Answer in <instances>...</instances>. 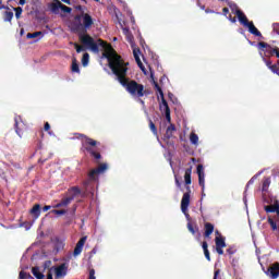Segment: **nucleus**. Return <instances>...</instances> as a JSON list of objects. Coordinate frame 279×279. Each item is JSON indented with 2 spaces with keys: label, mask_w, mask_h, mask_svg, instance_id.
Wrapping results in <instances>:
<instances>
[{
  "label": "nucleus",
  "mask_w": 279,
  "mask_h": 279,
  "mask_svg": "<svg viewBox=\"0 0 279 279\" xmlns=\"http://www.w3.org/2000/svg\"><path fill=\"white\" fill-rule=\"evenodd\" d=\"M100 47L105 49L104 56L107 58L109 68L112 71L113 75L118 78V82L125 88L126 93L131 95V97H147L149 95L148 89H145V85L140 84L135 80H131L128 77V64L117 50L112 48V45L104 41L102 39L98 40Z\"/></svg>",
  "instance_id": "obj_1"
},
{
  "label": "nucleus",
  "mask_w": 279,
  "mask_h": 279,
  "mask_svg": "<svg viewBox=\"0 0 279 279\" xmlns=\"http://www.w3.org/2000/svg\"><path fill=\"white\" fill-rule=\"evenodd\" d=\"M95 25V21H93V16L90 14L85 13L82 11L81 14H76L74 16V22L72 23L71 31L74 32V34H78V38L82 43V45H85V47H89L92 51H99V45L95 43V39L86 34L88 29H90Z\"/></svg>",
  "instance_id": "obj_2"
},
{
  "label": "nucleus",
  "mask_w": 279,
  "mask_h": 279,
  "mask_svg": "<svg viewBox=\"0 0 279 279\" xmlns=\"http://www.w3.org/2000/svg\"><path fill=\"white\" fill-rule=\"evenodd\" d=\"M74 135H75V138H77V141H81L82 154H89V156L94 160L99 161V159L101 158V153H99L97 149H95V147H97L99 145V142H97L82 133H75Z\"/></svg>",
  "instance_id": "obj_3"
},
{
  "label": "nucleus",
  "mask_w": 279,
  "mask_h": 279,
  "mask_svg": "<svg viewBox=\"0 0 279 279\" xmlns=\"http://www.w3.org/2000/svg\"><path fill=\"white\" fill-rule=\"evenodd\" d=\"M215 234L218 235L215 238L216 252L217 254H219V256H223V247H226V238L222 236L219 230H216Z\"/></svg>",
  "instance_id": "obj_4"
},
{
  "label": "nucleus",
  "mask_w": 279,
  "mask_h": 279,
  "mask_svg": "<svg viewBox=\"0 0 279 279\" xmlns=\"http://www.w3.org/2000/svg\"><path fill=\"white\" fill-rule=\"evenodd\" d=\"M257 48L264 51L266 58H271L276 56V47H271V45L265 43V41H259L257 44Z\"/></svg>",
  "instance_id": "obj_5"
},
{
  "label": "nucleus",
  "mask_w": 279,
  "mask_h": 279,
  "mask_svg": "<svg viewBox=\"0 0 279 279\" xmlns=\"http://www.w3.org/2000/svg\"><path fill=\"white\" fill-rule=\"evenodd\" d=\"M107 170H108V163H101L97 168L89 171L88 179L92 182H95V180H97V175H99L100 173L106 172Z\"/></svg>",
  "instance_id": "obj_6"
},
{
  "label": "nucleus",
  "mask_w": 279,
  "mask_h": 279,
  "mask_svg": "<svg viewBox=\"0 0 279 279\" xmlns=\"http://www.w3.org/2000/svg\"><path fill=\"white\" fill-rule=\"evenodd\" d=\"M15 124V132L17 136H23V132H27V124L23 122V119H21V116H17L14 118Z\"/></svg>",
  "instance_id": "obj_7"
},
{
  "label": "nucleus",
  "mask_w": 279,
  "mask_h": 279,
  "mask_svg": "<svg viewBox=\"0 0 279 279\" xmlns=\"http://www.w3.org/2000/svg\"><path fill=\"white\" fill-rule=\"evenodd\" d=\"M191 205V193L186 192L183 194L181 199V210L183 215H186L189 217V206Z\"/></svg>",
  "instance_id": "obj_8"
},
{
  "label": "nucleus",
  "mask_w": 279,
  "mask_h": 279,
  "mask_svg": "<svg viewBox=\"0 0 279 279\" xmlns=\"http://www.w3.org/2000/svg\"><path fill=\"white\" fill-rule=\"evenodd\" d=\"M196 169H197V175H198V184H199V186H202V191H203V197H206V194L204 193V189H206L204 166L198 165Z\"/></svg>",
  "instance_id": "obj_9"
},
{
  "label": "nucleus",
  "mask_w": 279,
  "mask_h": 279,
  "mask_svg": "<svg viewBox=\"0 0 279 279\" xmlns=\"http://www.w3.org/2000/svg\"><path fill=\"white\" fill-rule=\"evenodd\" d=\"M266 275L271 279H276L279 276V263L270 265L266 271Z\"/></svg>",
  "instance_id": "obj_10"
},
{
  "label": "nucleus",
  "mask_w": 279,
  "mask_h": 279,
  "mask_svg": "<svg viewBox=\"0 0 279 279\" xmlns=\"http://www.w3.org/2000/svg\"><path fill=\"white\" fill-rule=\"evenodd\" d=\"M235 14H236V16H238V19H239V21H240V23L242 24V25H244V27H247L252 22H250V20H247V16H245V13H243V11H241V10H236L235 11Z\"/></svg>",
  "instance_id": "obj_11"
},
{
  "label": "nucleus",
  "mask_w": 279,
  "mask_h": 279,
  "mask_svg": "<svg viewBox=\"0 0 279 279\" xmlns=\"http://www.w3.org/2000/svg\"><path fill=\"white\" fill-rule=\"evenodd\" d=\"M71 202H73V196L66 195L57 205H54L53 208H66Z\"/></svg>",
  "instance_id": "obj_12"
},
{
  "label": "nucleus",
  "mask_w": 279,
  "mask_h": 279,
  "mask_svg": "<svg viewBox=\"0 0 279 279\" xmlns=\"http://www.w3.org/2000/svg\"><path fill=\"white\" fill-rule=\"evenodd\" d=\"M54 274L57 278H62V276H66V264H61L59 267H56Z\"/></svg>",
  "instance_id": "obj_13"
},
{
  "label": "nucleus",
  "mask_w": 279,
  "mask_h": 279,
  "mask_svg": "<svg viewBox=\"0 0 279 279\" xmlns=\"http://www.w3.org/2000/svg\"><path fill=\"white\" fill-rule=\"evenodd\" d=\"M66 195L70 197H73V199H75V197H77V195H82V190L78 186H72L68 190Z\"/></svg>",
  "instance_id": "obj_14"
},
{
  "label": "nucleus",
  "mask_w": 279,
  "mask_h": 279,
  "mask_svg": "<svg viewBox=\"0 0 279 279\" xmlns=\"http://www.w3.org/2000/svg\"><path fill=\"white\" fill-rule=\"evenodd\" d=\"M266 213H276L279 216V203L276 201L272 205H268L264 207Z\"/></svg>",
  "instance_id": "obj_15"
},
{
  "label": "nucleus",
  "mask_w": 279,
  "mask_h": 279,
  "mask_svg": "<svg viewBox=\"0 0 279 279\" xmlns=\"http://www.w3.org/2000/svg\"><path fill=\"white\" fill-rule=\"evenodd\" d=\"M155 88L157 93H159L158 99H161L160 110H162V106H165V101H167V99H165V93L162 92V88L160 87V85H158V83L156 82H155Z\"/></svg>",
  "instance_id": "obj_16"
},
{
  "label": "nucleus",
  "mask_w": 279,
  "mask_h": 279,
  "mask_svg": "<svg viewBox=\"0 0 279 279\" xmlns=\"http://www.w3.org/2000/svg\"><path fill=\"white\" fill-rule=\"evenodd\" d=\"M213 232H215V225H213L210 222H206L205 223V233H204L205 239H209L210 234H213Z\"/></svg>",
  "instance_id": "obj_17"
},
{
  "label": "nucleus",
  "mask_w": 279,
  "mask_h": 279,
  "mask_svg": "<svg viewBox=\"0 0 279 279\" xmlns=\"http://www.w3.org/2000/svg\"><path fill=\"white\" fill-rule=\"evenodd\" d=\"M269 186H271V178L265 177L262 182V192L267 193V191H269Z\"/></svg>",
  "instance_id": "obj_18"
},
{
  "label": "nucleus",
  "mask_w": 279,
  "mask_h": 279,
  "mask_svg": "<svg viewBox=\"0 0 279 279\" xmlns=\"http://www.w3.org/2000/svg\"><path fill=\"white\" fill-rule=\"evenodd\" d=\"M161 110H163L166 114V121H168V123H171V109L169 108V104L165 100H163V106Z\"/></svg>",
  "instance_id": "obj_19"
},
{
  "label": "nucleus",
  "mask_w": 279,
  "mask_h": 279,
  "mask_svg": "<svg viewBox=\"0 0 279 279\" xmlns=\"http://www.w3.org/2000/svg\"><path fill=\"white\" fill-rule=\"evenodd\" d=\"M141 53V50L140 49H134L133 50V56L135 58V62H137V66H140V69L142 71H145V65H143V61H141V57L138 56Z\"/></svg>",
  "instance_id": "obj_20"
},
{
  "label": "nucleus",
  "mask_w": 279,
  "mask_h": 279,
  "mask_svg": "<svg viewBox=\"0 0 279 279\" xmlns=\"http://www.w3.org/2000/svg\"><path fill=\"white\" fill-rule=\"evenodd\" d=\"M246 27L248 28L250 34H253V36H263L260 31H258V28H256V26L254 25V22H251Z\"/></svg>",
  "instance_id": "obj_21"
},
{
  "label": "nucleus",
  "mask_w": 279,
  "mask_h": 279,
  "mask_svg": "<svg viewBox=\"0 0 279 279\" xmlns=\"http://www.w3.org/2000/svg\"><path fill=\"white\" fill-rule=\"evenodd\" d=\"M31 215L35 217V219H38L40 217V204H35L33 208L31 209Z\"/></svg>",
  "instance_id": "obj_22"
},
{
  "label": "nucleus",
  "mask_w": 279,
  "mask_h": 279,
  "mask_svg": "<svg viewBox=\"0 0 279 279\" xmlns=\"http://www.w3.org/2000/svg\"><path fill=\"white\" fill-rule=\"evenodd\" d=\"M173 132H175V124H170L166 130V138H173Z\"/></svg>",
  "instance_id": "obj_23"
},
{
  "label": "nucleus",
  "mask_w": 279,
  "mask_h": 279,
  "mask_svg": "<svg viewBox=\"0 0 279 279\" xmlns=\"http://www.w3.org/2000/svg\"><path fill=\"white\" fill-rule=\"evenodd\" d=\"M56 2L50 4V10L53 14H58L59 10H60V5H62V2H60L59 0H54Z\"/></svg>",
  "instance_id": "obj_24"
},
{
  "label": "nucleus",
  "mask_w": 279,
  "mask_h": 279,
  "mask_svg": "<svg viewBox=\"0 0 279 279\" xmlns=\"http://www.w3.org/2000/svg\"><path fill=\"white\" fill-rule=\"evenodd\" d=\"M12 19H14V12L5 11L3 13V21H4V23H12Z\"/></svg>",
  "instance_id": "obj_25"
},
{
  "label": "nucleus",
  "mask_w": 279,
  "mask_h": 279,
  "mask_svg": "<svg viewBox=\"0 0 279 279\" xmlns=\"http://www.w3.org/2000/svg\"><path fill=\"white\" fill-rule=\"evenodd\" d=\"M192 173H193V167L185 169L184 180H185L186 185L191 184V174Z\"/></svg>",
  "instance_id": "obj_26"
},
{
  "label": "nucleus",
  "mask_w": 279,
  "mask_h": 279,
  "mask_svg": "<svg viewBox=\"0 0 279 279\" xmlns=\"http://www.w3.org/2000/svg\"><path fill=\"white\" fill-rule=\"evenodd\" d=\"M205 258L210 262V251H208V242L204 241L202 244Z\"/></svg>",
  "instance_id": "obj_27"
},
{
  "label": "nucleus",
  "mask_w": 279,
  "mask_h": 279,
  "mask_svg": "<svg viewBox=\"0 0 279 279\" xmlns=\"http://www.w3.org/2000/svg\"><path fill=\"white\" fill-rule=\"evenodd\" d=\"M32 274L35 276L37 279H45V275L38 270V267L32 268Z\"/></svg>",
  "instance_id": "obj_28"
},
{
  "label": "nucleus",
  "mask_w": 279,
  "mask_h": 279,
  "mask_svg": "<svg viewBox=\"0 0 279 279\" xmlns=\"http://www.w3.org/2000/svg\"><path fill=\"white\" fill-rule=\"evenodd\" d=\"M187 230L194 236L199 232V228H197V226L193 227V223H191V222H187Z\"/></svg>",
  "instance_id": "obj_29"
},
{
  "label": "nucleus",
  "mask_w": 279,
  "mask_h": 279,
  "mask_svg": "<svg viewBox=\"0 0 279 279\" xmlns=\"http://www.w3.org/2000/svg\"><path fill=\"white\" fill-rule=\"evenodd\" d=\"M190 143H192V145H199V136L192 132L190 134Z\"/></svg>",
  "instance_id": "obj_30"
},
{
  "label": "nucleus",
  "mask_w": 279,
  "mask_h": 279,
  "mask_svg": "<svg viewBox=\"0 0 279 279\" xmlns=\"http://www.w3.org/2000/svg\"><path fill=\"white\" fill-rule=\"evenodd\" d=\"M148 126L149 130L153 132L154 136H158V129L156 128V124L154 123V121H151V119L148 120Z\"/></svg>",
  "instance_id": "obj_31"
},
{
  "label": "nucleus",
  "mask_w": 279,
  "mask_h": 279,
  "mask_svg": "<svg viewBox=\"0 0 279 279\" xmlns=\"http://www.w3.org/2000/svg\"><path fill=\"white\" fill-rule=\"evenodd\" d=\"M71 71L72 73H80V64H77V59L75 58L72 60Z\"/></svg>",
  "instance_id": "obj_32"
},
{
  "label": "nucleus",
  "mask_w": 279,
  "mask_h": 279,
  "mask_svg": "<svg viewBox=\"0 0 279 279\" xmlns=\"http://www.w3.org/2000/svg\"><path fill=\"white\" fill-rule=\"evenodd\" d=\"M38 36H40V38H43V36H45V33L43 32H35V33H27L26 38L32 39V38H38Z\"/></svg>",
  "instance_id": "obj_33"
},
{
  "label": "nucleus",
  "mask_w": 279,
  "mask_h": 279,
  "mask_svg": "<svg viewBox=\"0 0 279 279\" xmlns=\"http://www.w3.org/2000/svg\"><path fill=\"white\" fill-rule=\"evenodd\" d=\"M19 279H34L29 272H25L24 270H21L19 274Z\"/></svg>",
  "instance_id": "obj_34"
},
{
  "label": "nucleus",
  "mask_w": 279,
  "mask_h": 279,
  "mask_svg": "<svg viewBox=\"0 0 279 279\" xmlns=\"http://www.w3.org/2000/svg\"><path fill=\"white\" fill-rule=\"evenodd\" d=\"M51 215H57V217H60L62 215H66V209H52L50 211Z\"/></svg>",
  "instance_id": "obj_35"
},
{
  "label": "nucleus",
  "mask_w": 279,
  "mask_h": 279,
  "mask_svg": "<svg viewBox=\"0 0 279 279\" xmlns=\"http://www.w3.org/2000/svg\"><path fill=\"white\" fill-rule=\"evenodd\" d=\"M90 56L88 54V52H85L83 54V58H82V64L83 66H87L88 65V60H89Z\"/></svg>",
  "instance_id": "obj_36"
},
{
  "label": "nucleus",
  "mask_w": 279,
  "mask_h": 279,
  "mask_svg": "<svg viewBox=\"0 0 279 279\" xmlns=\"http://www.w3.org/2000/svg\"><path fill=\"white\" fill-rule=\"evenodd\" d=\"M60 10H62V12H65V14H71V12H73V9H71V7H66L64 4H60Z\"/></svg>",
  "instance_id": "obj_37"
},
{
  "label": "nucleus",
  "mask_w": 279,
  "mask_h": 279,
  "mask_svg": "<svg viewBox=\"0 0 279 279\" xmlns=\"http://www.w3.org/2000/svg\"><path fill=\"white\" fill-rule=\"evenodd\" d=\"M13 10L15 12V17L21 19V15L23 14V8L17 7V8H13Z\"/></svg>",
  "instance_id": "obj_38"
},
{
  "label": "nucleus",
  "mask_w": 279,
  "mask_h": 279,
  "mask_svg": "<svg viewBox=\"0 0 279 279\" xmlns=\"http://www.w3.org/2000/svg\"><path fill=\"white\" fill-rule=\"evenodd\" d=\"M56 250L57 252H60V250H64V242L57 240Z\"/></svg>",
  "instance_id": "obj_39"
},
{
  "label": "nucleus",
  "mask_w": 279,
  "mask_h": 279,
  "mask_svg": "<svg viewBox=\"0 0 279 279\" xmlns=\"http://www.w3.org/2000/svg\"><path fill=\"white\" fill-rule=\"evenodd\" d=\"M258 179V174L253 175L250 181L246 184V189H250V186H252V184H254V182H256V180Z\"/></svg>",
  "instance_id": "obj_40"
},
{
  "label": "nucleus",
  "mask_w": 279,
  "mask_h": 279,
  "mask_svg": "<svg viewBox=\"0 0 279 279\" xmlns=\"http://www.w3.org/2000/svg\"><path fill=\"white\" fill-rule=\"evenodd\" d=\"M86 243V236H83L80 239V241L76 243V246L84 248V245Z\"/></svg>",
  "instance_id": "obj_41"
},
{
  "label": "nucleus",
  "mask_w": 279,
  "mask_h": 279,
  "mask_svg": "<svg viewBox=\"0 0 279 279\" xmlns=\"http://www.w3.org/2000/svg\"><path fill=\"white\" fill-rule=\"evenodd\" d=\"M268 223L271 226L272 230H278V225H276V221L274 219L268 218Z\"/></svg>",
  "instance_id": "obj_42"
},
{
  "label": "nucleus",
  "mask_w": 279,
  "mask_h": 279,
  "mask_svg": "<svg viewBox=\"0 0 279 279\" xmlns=\"http://www.w3.org/2000/svg\"><path fill=\"white\" fill-rule=\"evenodd\" d=\"M82 250H84V248H82V246H75L74 247V256H80V254H82Z\"/></svg>",
  "instance_id": "obj_43"
},
{
  "label": "nucleus",
  "mask_w": 279,
  "mask_h": 279,
  "mask_svg": "<svg viewBox=\"0 0 279 279\" xmlns=\"http://www.w3.org/2000/svg\"><path fill=\"white\" fill-rule=\"evenodd\" d=\"M74 47L76 49V53H82V51H84V47L80 46L78 44H74Z\"/></svg>",
  "instance_id": "obj_44"
},
{
  "label": "nucleus",
  "mask_w": 279,
  "mask_h": 279,
  "mask_svg": "<svg viewBox=\"0 0 279 279\" xmlns=\"http://www.w3.org/2000/svg\"><path fill=\"white\" fill-rule=\"evenodd\" d=\"M272 29H274L275 34H278V36H279V23L272 24Z\"/></svg>",
  "instance_id": "obj_45"
},
{
  "label": "nucleus",
  "mask_w": 279,
  "mask_h": 279,
  "mask_svg": "<svg viewBox=\"0 0 279 279\" xmlns=\"http://www.w3.org/2000/svg\"><path fill=\"white\" fill-rule=\"evenodd\" d=\"M44 130L45 132H48L49 134H51V132H49V130H51V124H49V122H46L44 125Z\"/></svg>",
  "instance_id": "obj_46"
},
{
  "label": "nucleus",
  "mask_w": 279,
  "mask_h": 279,
  "mask_svg": "<svg viewBox=\"0 0 279 279\" xmlns=\"http://www.w3.org/2000/svg\"><path fill=\"white\" fill-rule=\"evenodd\" d=\"M88 279H97V277H95V269H90L89 270V277Z\"/></svg>",
  "instance_id": "obj_47"
},
{
  "label": "nucleus",
  "mask_w": 279,
  "mask_h": 279,
  "mask_svg": "<svg viewBox=\"0 0 279 279\" xmlns=\"http://www.w3.org/2000/svg\"><path fill=\"white\" fill-rule=\"evenodd\" d=\"M227 253H229L230 256H232L233 254H236V250L232 248V247H229L227 250Z\"/></svg>",
  "instance_id": "obj_48"
},
{
  "label": "nucleus",
  "mask_w": 279,
  "mask_h": 279,
  "mask_svg": "<svg viewBox=\"0 0 279 279\" xmlns=\"http://www.w3.org/2000/svg\"><path fill=\"white\" fill-rule=\"evenodd\" d=\"M0 10H10V7H5L3 0H0Z\"/></svg>",
  "instance_id": "obj_49"
},
{
  "label": "nucleus",
  "mask_w": 279,
  "mask_h": 279,
  "mask_svg": "<svg viewBox=\"0 0 279 279\" xmlns=\"http://www.w3.org/2000/svg\"><path fill=\"white\" fill-rule=\"evenodd\" d=\"M220 274H221V270L220 269H216L215 272H214V279L219 278Z\"/></svg>",
  "instance_id": "obj_50"
},
{
  "label": "nucleus",
  "mask_w": 279,
  "mask_h": 279,
  "mask_svg": "<svg viewBox=\"0 0 279 279\" xmlns=\"http://www.w3.org/2000/svg\"><path fill=\"white\" fill-rule=\"evenodd\" d=\"M263 60H264V62L266 63V66H268V69L274 65V64H271V61H269V60H267V59H265V58H263Z\"/></svg>",
  "instance_id": "obj_51"
},
{
  "label": "nucleus",
  "mask_w": 279,
  "mask_h": 279,
  "mask_svg": "<svg viewBox=\"0 0 279 279\" xmlns=\"http://www.w3.org/2000/svg\"><path fill=\"white\" fill-rule=\"evenodd\" d=\"M44 213H47V210H51V205H46L43 208Z\"/></svg>",
  "instance_id": "obj_52"
},
{
  "label": "nucleus",
  "mask_w": 279,
  "mask_h": 279,
  "mask_svg": "<svg viewBox=\"0 0 279 279\" xmlns=\"http://www.w3.org/2000/svg\"><path fill=\"white\" fill-rule=\"evenodd\" d=\"M50 266H51V260L45 262L44 264L45 269H47V267H50Z\"/></svg>",
  "instance_id": "obj_53"
},
{
  "label": "nucleus",
  "mask_w": 279,
  "mask_h": 279,
  "mask_svg": "<svg viewBox=\"0 0 279 279\" xmlns=\"http://www.w3.org/2000/svg\"><path fill=\"white\" fill-rule=\"evenodd\" d=\"M75 10H78V12H81V14H82V12H84V8H82V5H76L75 7Z\"/></svg>",
  "instance_id": "obj_54"
},
{
  "label": "nucleus",
  "mask_w": 279,
  "mask_h": 279,
  "mask_svg": "<svg viewBox=\"0 0 279 279\" xmlns=\"http://www.w3.org/2000/svg\"><path fill=\"white\" fill-rule=\"evenodd\" d=\"M47 279H53V274L51 272V270L48 271Z\"/></svg>",
  "instance_id": "obj_55"
},
{
  "label": "nucleus",
  "mask_w": 279,
  "mask_h": 279,
  "mask_svg": "<svg viewBox=\"0 0 279 279\" xmlns=\"http://www.w3.org/2000/svg\"><path fill=\"white\" fill-rule=\"evenodd\" d=\"M222 12H223L225 16H227V15H228V13L230 12V9H228V8H223V9H222Z\"/></svg>",
  "instance_id": "obj_56"
},
{
  "label": "nucleus",
  "mask_w": 279,
  "mask_h": 279,
  "mask_svg": "<svg viewBox=\"0 0 279 279\" xmlns=\"http://www.w3.org/2000/svg\"><path fill=\"white\" fill-rule=\"evenodd\" d=\"M205 12H206V14H215V11L210 10V9H206Z\"/></svg>",
  "instance_id": "obj_57"
},
{
  "label": "nucleus",
  "mask_w": 279,
  "mask_h": 279,
  "mask_svg": "<svg viewBox=\"0 0 279 279\" xmlns=\"http://www.w3.org/2000/svg\"><path fill=\"white\" fill-rule=\"evenodd\" d=\"M63 3H66V5H71V0H61Z\"/></svg>",
  "instance_id": "obj_58"
},
{
  "label": "nucleus",
  "mask_w": 279,
  "mask_h": 279,
  "mask_svg": "<svg viewBox=\"0 0 279 279\" xmlns=\"http://www.w3.org/2000/svg\"><path fill=\"white\" fill-rule=\"evenodd\" d=\"M25 1H27V0H20L19 4L20 5H25Z\"/></svg>",
  "instance_id": "obj_59"
},
{
  "label": "nucleus",
  "mask_w": 279,
  "mask_h": 279,
  "mask_svg": "<svg viewBox=\"0 0 279 279\" xmlns=\"http://www.w3.org/2000/svg\"><path fill=\"white\" fill-rule=\"evenodd\" d=\"M175 184H177V186H181L180 180H178V178H175Z\"/></svg>",
  "instance_id": "obj_60"
},
{
  "label": "nucleus",
  "mask_w": 279,
  "mask_h": 279,
  "mask_svg": "<svg viewBox=\"0 0 279 279\" xmlns=\"http://www.w3.org/2000/svg\"><path fill=\"white\" fill-rule=\"evenodd\" d=\"M231 23H236V17L231 19Z\"/></svg>",
  "instance_id": "obj_61"
},
{
  "label": "nucleus",
  "mask_w": 279,
  "mask_h": 279,
  "mask_svg": "<svg viewBox=\"0 0 279 279\" xmlns=\"http://www.w3.org/2000/svg\"><path fill=\"white\" fill-rule=\"evenodd\" d=\"M47 159H43V158H40L39 159V162H45Z\"/></svg>",
  "instance_id": "obj_62"
},
{
  "label": "nucleus",
  "mask_w": 279,
  "mask_h": 279,
  "mask_svg": "<svg viewBox=\"0 0 279 279\" xmlns=\"http://www.w3.org/2000/svg\"><path fill=\"white\" fill-rule=\"evenodd\" d=\"M201 10H206V5H201Z\"/></svg>",
  "instance_id": "obj_63"
},
{
  "label": "nucleus",
  "mask_w": 279,
  "mask_h": 279,
  "mask_svg": "<svg viewBox=\"0 0 279 279\" xmlns=\"http://www.w3.org/2000/svg\"><path fill=\"white\" fill-rule=\"evenodd\" d=\"M84 185H85V186H88V181H85V182H84Z\"/></svg>",
  "instance_id": "obj_64"
}]
</instances>
